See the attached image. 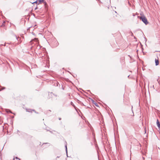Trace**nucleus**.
Returning <instances> with one entry per match:
<instances>
[{"instance_id": "9b49d317", "label": "nucleus", "mask_w": 160, "mask_h": 160, "mask_svg": "<svg viewBox=\"0 0 160 160\" xmlns=\"http://www.w3.org/2000/svg\"><path fill=\"white\" fill-rule=\"evenodd\" d=\"M61 118H59V120H61Z\"/></svg>"}, {"instance_id": "f03ea898", "label": "nucleus", "mask_w": 160, "mask_h": 160, "mask_svg": "<svg viewBox=\"0 0 160 160\" xmlns=\"http://www.w3.org/2000/svg\"><path fill=\"white\" fill-rule=\"evenodd\" d=\"M155 64L156 66H157L159 64V60L158 59V58L157 57V58H155Z\"/></svg>"}, {"instance_id": "7ed1b4c3", "label": "nucleus", "mask_w": 160, "mask_h": 160, "mask_svg": "<svg viewBox=\"0 0 160 160\" xmlns=\"http://www.w3.org/2000/svg\"><path fill=\"white\" fill-rule=\"evenodd\" d=\"M157 124L158 127V128L160 130V123L159 122L158 119H157Z\"/></svg>"}, {"instance_id": "ddd939ff", "label": "nucleus", "mask_w": 160, "mask_h": 160, "mask_svg": "<svg viewBox=\"0 0 160 160\" xmlns=\"http://www.w3.org/2000/svg\"><path fill=\"white\" fill-rule=\"evenodd\" d=\"M32 111H34V110H33Z\"/></svg>"}, {"instance_id": "f8f14e48", "label": "nucleus", "mask_w": 160, "mask_h": 160, "mask_svg": "<svg viewBox=\"0 0 160 160\" xmlns=\"http://www.w3.org/2000/svg\"><path fill=\"white\" fill-rule=\"evenodd\" d=\"M3 22L4 23L5 22V21H4Z\"/></svg>"}, {"instance_id": "9d476101", "label": "nucleus", "mask_w": 160, "mask_h": 160, "mask_svg": "<svg viewBox=\"0 0 160 160\" xmlns=\"http://www.w3.org/2000/svg\"><path fill=\"white\" fill-rule=\"evenodd\" d=\"M9 112H10V113H12V112H11L10 110H9Z\"/></svg>"}, {"instance_id": "39448f33", "label": "nucleus", "mask_w": 160, "mask_h": 160, "mask_svg": "<svg viewBox=\"0 0 160 160\" xmlns=\"http://www.w3.org/2000/svg\"><path fill=\"white\" fill-rule=\"evenodd\" d=\"M38 0H37L35 2H34L33 3H38Z\"/></svg>"}, {"instance_id": "1a4fd4ad", "label": "nucleus", "mask_w": 160, "mask_h": 160, "mask_svg": "<svg viewBox=\"0 0 160 160\" xmlns=\"http://www.w3.org/2000/svg\"><path fill=\"white\" fill-rule=\"evenodd\" d=\"M133 16H135V15H134V14H133Z\"/></svg>"}, {"instance_id": "20e7f679", "label": "nucleus", "mask_w": 160, "mask_h": 160, "mask_svg": "<svg viewBox=\"0 0 160 160\" xmlns=\"http://www.w3.org/2000/svg\"><path fill=\"white\" fill-rule=\"evenodd\" d=\"M44 0H38V4H39L44 1Z\"/></svg>"}, {"instance_id": "6e6552de", "label": "nucleus", "mask_w": 160, "mask_h": 160, "mask_svg": "<svg viewBox=\"0 0 160 160\" xmlns=\"http://www.w3.org/2000/svg\"><path fill=\"white\" fill-rule=\"evenodd\" d=\"M15 158L16 159H19V160H20V159L19 158H18V157H15Z\"/></svg>"}, {"instance_id": "423d86ee", "label": "nucleus", "mask_w": 160, "mask_h": 160, "mask_svg": "<svg viewBox=\"0 0 160 160\" xmlns=\"http://www.w3.org/2000/svg\"><path fill=\"white\" fill-rule=\"evenodd\" d=\"M71 105H72V106H73L75 108V106H74V104H73V103L72 102H71Z\"/></svg>"}, {"instance_id": "f257e3e1", "label": "nucleus", "mask_w": 160, "mask_h": 160, "mask_svg": "<svg viewBox=\"0 0 160 160\" xmlns=\"http://www.w3.org/2000/svg\"><path fill=\"white\" fill-rule=\"evenodd\" d=\"M138 18L140 20H142V21L146 25H147L148 23V22L147 21V19L146 18L145 16H138Z\"/></svg>"}, {"instance_id": "0eeeda50", "label": "nucleus", "mask_w": 160, "mask_h": 160, "mask_svg": "<svg viewBox=\"0 0 160 160\" xmlns=\"http://www.w3.org/2000/svg\"><path fill=\"white\" fill-rule=\"evenodd\" d=\"M65 148H66V152L67 153V147L66 145L65 146Z\"/></svg>"}]
</instances>
